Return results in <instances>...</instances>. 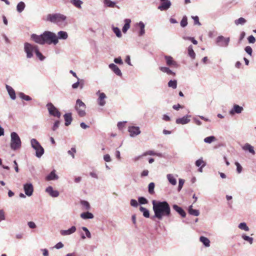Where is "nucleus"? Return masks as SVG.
I'll return each mask as SVG.
<instances>
[{"label":"nucleus","instance_id":"1","mask_svg":"<svg viewBox=\"0 0 256 256\" xmlns=\"http://www.w3.org/2000/svg\"><path fill=\"white\" fill-rule=\"evenodd\" d=\"M154 216L160 220L164 216L170 217L171 216L170 208L169 204L166 201L152 202Z\"/></svg>","mask_w":256,"mask_h":256},{"label":"nucleus","instance_id":"2","mask_svg":"<svg viewBox=\"0 0 256 256\" xmlns=\"http://www.w3.org/2000/svg\"><path fill=\"white\" fill-rule=\"evenodd\" d=\"M24 52L26 54V57L28 58H31L33 56L32 52H34L36 56L40 60H43L44 57L42 56V53L39 52L38 46L32 45L28 42L24 44Z\"/></svg>","mask_w":256,"mask_h":256},{"label":"nucleus","instance_id":"3","mask_svg":"<svg viewBox=\"0 0 256 256\" xmlns=\"http://www.w3.org/2000/svg\"><path fill=\"white\" fill-rule=\"evenodd\" d=\"M43 38L44 44L45 43L51 44L52 43L56 44L58 42V38L55 34L46 31L43 33Z\"/></svg>","mask_w":256,"mask_h":256},{"label":"nucleus","instance_id":"4","mask_svg":"<svg viewBox=\"0 0 256 256\" xmlns=\"http://www.w3.org/2000/svg\"><path fill=\"white\" fill-rule=\"evenodd\" d=\"M10 147L12 149L16 150L21 146V140L18 134L15 132L11 133Z\"/></svg>","mask_w":256,"mask_h":256},{"label":"nucleus","instance_id":"5","mask_svg":"<svg viewBox=\"0 0 256 256\" xmlns=\"http://www.w3.org/2000/svg\"><path fill=\"white\" fill-rule=\"evenodd\" d=\"M66 19V16L60 14H48L46 16V20L58 24V22L64 21Z\"/></svg>","mask_w":256,"mask_h":256},{"label":"nucleus","instance_id":"6","mask_svg":"<svg viewBox=\"0 0 256 256\" xmlns=\"http://www.w3.org/2000/svg\"><path fill=\"white\" fill-rule=\"evenodd\" d=\"M30 142L32 147L36 150V156L40 158L44 154V149L36 139L32 138Z\"/></svg>","mask_w":256,"mask_h":256},{"label":"nucleus","instance_id":"7","mask_svg":"<svg viewBox=\"0 0 256 256\" xmlns=\"http://www.w3.org/2000/svg\"><path fill=\"white\" fill-rule=\"evenodd\" d=\"M86 108L85 104L80 100H77L75 108L80 116L83 117L85 116L86 114L85 112Z\"/></svg>","mask_w":256,"mask_h":256},{"label":"nucleus","instance_id":"8","mask_svg":"<svg viewBox=\"0 0 256 256\" xmlns=\"http://www.w3.org/2000/svg\"><path fill=\"white\" fill-rule=\"evenodd\" d=\"M46 107L48 110L50 114L55 117L60 118V112L58 111L57 108H56L52 104L51 102L48 103L46 104Z\"/></svg>","mask_w":256,"mask_h":256},{"label":"nucleus","instance_id":"9","mask_svg":"<svg viewBox=\"0 0 256 256\" xmlns=\"http://www.w3.org/2000/svg\"><path fill=\"white\" fill-rule=\"evenodd\" d=\"M161 4L158 6V8L160 10H168L171 5V2L168 0H160Z\"/></svg>","mask_w":256,"mask_h":256},{"label":"nucleus","instance_id":"10","mask_svg":"<svg viewBox=\"0 0 256 256\" xmlns=\"http://www.w3.org/2000/svg\"><path fill=\"white\" fill-rule=\"evenodd\" d=\"M229 41V38H225L222 36H220L217 38V42L220 46H227L228 44Z\"/></svg>","mask_w":256,"mask_h":256},{"label":"nucleus","instance_id":"11","mask_svg":"<svg viewBox=\"0 0 256 256\" xmlns=\"http://www.w3.org/2000/svg\"><path fill=\"white\" fill-rule=\"evenodd\" d=\"M25 194L28 196L32 195L34 191V188L32 184H26L24 186Z\"/></svg>","mask_w":256,"mask_h":256},{"label":"nucleus","instance_id":"12","mask_svg":"<svg viewBox=\"0 0 256 256\" xmlns=\"http://www.w3.org/2000/svg\"><path fill=\"white\" fill-rule=\"evenodd\" d=\"M31 38L34 42H35L36 43H38V44H44V41L42 34L40 36L37 35L36 34H32L31 36Z\"/></svg>","mask_w":256,"mask_h":256},{"label":"nucleus","instance_id":"13","mask_svg":"<svg viewBox=\"0 0 256 256\" xmlns=\"http://www.w3.org/2000/svg\"><path fill=\"white\" fill-rule=\"evenodd\" d=\"M164 58L168 66L174 67L178 66L176 62L173 60V58L171 56H166Z\"/></svg>","mask_w":256,"mask_h":256},{"label":"nucleus","instance_id":"14","mask_svg":"<svg viewBox=\"0 0 256 256\" xmlns=\"http://www.w3.org/2000/svg\"><path fill=\"white\" fill-rule=\"evenodd\" d=\"M128 132L130 136H134L140 134V131L138 127L136 126H130L128 128Z\"/></svg>","mask_w":256,"mask_h":256},{"label":"nucleus","instance_id":"15","mask_svg":"<svg viewBox=\"0 0 256 256\" xmlns=\"http://www.w3.org/2000/svg\"><path fill=\"white\" fill-rule=\"evenodd\" d=\"M190 116H184L182 118H178L176 120V123L177 124H184L188 123L190 122L189 118Z\"/></svg>","mask_w":256,"mask_h":256},{"label":"nucleus","instance_id":"16","mask_svg":"<svg viewBox=\"0 0 256 256\" xmlns=\"http://www.w3.org/2000/svg\"><path fill=\"white\" fill-rule=\"evenodd\" d=\"M46 191L52 197H57L59 195V192L58 190H54L53 188L49 186L46 188Z\"/></svg>","mask_w":256,"mask_h":256},{"label":"nucleus","instance_id":"17","mask_svg":"<svg viewBox=\"0 0 256 256\" xmlns=\"http://www.w3.org/2000/svg\"><path fill=\"white\" fill-rule=\"evenodd\" d=\"M109 67L116 75L118 76L122 75L120 70L116 64H111L109 65Z\"/></svg>","mask_w":256,"mask_h":256},{"label":"nucleus","instance_id":"18","mask_svg":"<svg viewBox=\"0 0 256 256\" xmlns=\"http://www.w3.org/2000/svg\"><path fill=\"white\" fill-rule=\"evenodd\" d=\"M106 98V96L104 92L100 93L99 97L98 99V102L100 106H103L105 104L106 102L104 99Z\"/></svg>","mask_w":256,"mask_h":256},{"label":"nucleus","instance_id":"19","mask_svg":"<svg viewBox=\"0 0 256 256\" xmlns=\"http://www.w3.org/2000/svg\"><path fill=\"white\" fill-rule=\"evenodd\" d=\"M64 119L65 120V125L66 126H69L72 120V114L71 113H67L64 116Z\"/></svg>","mask_w":256,"mask_h":256},{"label":"nucleus","instance_id":"20","mask_svg":"<svg viewBox=\"0 0 256 256\" xmlns=\"http://www.w3.org/2000/svg\"><path fill=\"white\" fill-rule=\"evenodd\" d=\"M173 208L177 212L182 218H184L186 216L185 212L180 206L176 204L172 206Z\"/></svg>","mask_w":256,"mask_h":256},{"label":"nucleus","instance_id":"21","mask_svg":"<svg viewBox=\"0 0 256 256\" xmlns=\"http://www.w3.org/2000/svg\"><path fill=\"white\" fill-rule=\"evenodd\" d=\"M6 88L11 98L15 100L16 96L14 90L10 86L8 85H6Z\"/></svg>","mask_w":256,"mask_h":256},{"label":"nucleus","instance_id":"22","mask_svg":"<svg viewBox=\"0 0 256 256\" xmlns=\"http://www.w3.org/2000/svg\"><path fill=\"white\" fill-rule=\"evenodd\" d=\"M76 230V228L74 226H72L71 228L70 229L64 230H62L60 231V234L62 235L65 236V235H69L70 234L74 232H75Z\"/></svg>","mask_w":256,"mask_h":256},{"label":"nucleus","instance_id":"23","mask_svg":"<svg viewBox=\"0 0 256 256\" xmlns=\"http://www.w3.org/2000/svg\"><path fill=\"white\" fill-rule=\"evenodd\" d=\"M58 176L55 173V170H54L46 177L47 180H51L58 179Z\"/></svg>","mask_w":256,"mask_h":256},{"label":"nucleus","instance_id":"24","mask_svg":"<svg viewBox=\"0 0 256 256\" xmlns=\"http://www.w3.org/2000/svg\"><path fill=\"white\" fill-rule=\"evenodd\" d=\"M80 217L82 219H84V220L90 219V218H94V215L91 212H87L82 213L80 214Z\"/></svg>","mask_w":256,"mask_h":256},{"label":"nucleus","instance_id":"25","mask_svg":"<svg viewBox=\"0 0 256 256\" xmlns=\"http://www.w3.org/2000/svg\"><path fill=\"white\" fill-rule=\"evenodd\" d=\"M124 22L125 24L122 29V30L124 33L126 32L130 28L131 21L130 19H126Z\"/></svg>","mask_w":256,"mask_h":256},{"label":"nucleus","instance_id":"26","mask_svg":"<svg viewBox=\"0 0 256 256\" xmlns=\"http://www.w3.org/2000/svg\"><path fill=\"white\" fill-rule=\"evenodd\" d=\"M243 148L246 150H248L250 152L252 153V154H254L255 152H254V148L253 146H252L251 145H250V144H246L244 147H243Z\"/></svg>","mask_w":256,"mask_h":256},{"label":"nucleus","instance_id":"27","mask_svg":"<svg viewBox=\"0 0 256 256\" xmlns=\"http://www.w3.org/2000/svg\"><path fill=\"white\" fill-rule=\"evenodd\" d=\"M80 204L82 206V210H88L90 208V204L87 201L81 200Z\"/></svg>","mask_w":256,"mask_h":256},{"label":"nucleus","instance_id":"28","mask_svg":"<svg viewBox=\"0 0 256 256\" xmlns=\"http://www.w3.org/2000/svg\"><path fill=\"white\" fill-rule=\"evenodd\" d=\"M188 54L192 59L195 58L196 54L193 50L192 46H190L188 48Z\"/></svg>","mask_w":256,"mask_h":256},{"label":"nucleus","instance_id":"29","mask_svg":"<svg viewBox=\"0 0 256 256\" xmlns=\"http://www.w3.org/2000/svg\"><path fill=\"white\" fill-rule=\"evenodd\" d=\"M200 241L204 244L206 246H210V242L209 240L204 237V236H200Z\"/></svg>","mask_w":256,"mask_h":256},{"label":"nucleus","instance_id":"30","mask_svg":"<svg viewBox=\"0 0 256 256\" xmlns=\"http://www.w3.org/2000/svg\"><path fill=\"white\" fill-rule=\"evenodd\" d=\"M140 212H143V216L145 218H148L150 217L149 211L146 208L142 206H140Z\"/></svg>","mask_w":256,"mask_h":256},{"label":"nucleus","instance_id":"31","mask_svg":"<svg viewBox=\"0 0 256 256\" xmlns=\"http://www.w3.org/2000/svg\"><path fill=\"white\" fill-rule=\"evenodd\" d=\"M243 110V108L242 107V106H240L238 105H234V112L237 113V114H240L242 112V110ZM230 113H234L233 112V110H232L231 112H230Z\"/></svg>","mask_w":256,"mask_h":256},{"label":"nucleus","instance_id":"32","mask_svg":"<svg viewBox=\"0 0 256 256\" xmlns=\"http://www.w3.org/2000/svg\"><path fill=\"white\" fill-rule=\"evenodd\" d=\"M188 212L190 214L194 216H198L200 214V212L198 210H194L192 208V206H191L188 209Z\"/></svg>","mask_w":256,"mask_h":256},{"label":"nucleus","instance_id":"33","mask_svg":"<svg viewBox=\"0 0 256 256\" xmlns=\"http://www.w3.org/2000/svg\"><path fill=\"white\" fill-rule=\"evenodd\" d=\"M24 3L22 2H20L18 4L16 9L19 12H21L24 10Z\"/></svg>","mask_w":256,"mask_h":256},{"label":"nucleus","instance_id":"34","mask_svg":"<svg viewBox=\"0 0 256 256\" xmlns=\"http://www.w3.org/2000/svg\"><path fill=\"white\" fill-rule=\"evenodd\" d=\"M167 178L169 182L172 185H175L176 184V178L170 174L167 175Z\"/></svg>","mask_w":256,"mask_h":256},{"label":"nucleus","instance_id":"35","mask_svg":"<svg viewBox=\"0 0 256 256\" xmlns=\"http://www.w3.org/2000/svg\"><path fill=\"white\" fill-rule=\"evenodd\" d=\"M196 165L198 167L201 166L200 168L198 171L202 172V168L206 165V162L205 161H196Z\"/></svg>","mask_w":256,"mask_h":256},{"label":"nucleus","instance_id":"36","mask_svg":"<svg viewBox=\"0 0 256 256\" xmlns=\"http://www.w3.org/2000/svg\"><path fill=\"white\" fill-rule=\"evenodd\" d=\"M58 36L60 38L66 40L68 38V34L66 32L60 31L58 32Z\"/></svg>","mask_w":256,"mask_h":256},{"label":"nucleus","instance_id":"37","mask_svg":"<svg viewBox=\"0 0 256 256\" xmlns=\"http://www.w3.org/2000/svg\"><path fill=\"white\" fill-rule=\"evenodd\" d=\"M168 86L170 88H172L174 89H176L177 86V82L176 80H170L168 82Z\"/></svg>","mask_w":256,"mask_h":256},{"label":"nucleus","instance_id":"38","mask_svg":"<svg viewBox=\"0 0 256 256\" xmlns=\"http://www.w3.org/2000/svg\"><path fill=\"white\" fill-rule=\"evenodd\" d=\"M19 96L22 100H26V101H29V100H32L31 98L28 96H27V95H26L23 92H20L19 94Z\"/></svg>","mask_w":256,"mask_h":256},{"label":"nucleus","instance_id":"39","mask_svg":"<svg viewBox=\"0 0 256 256\" xmlns=\"http://www.w3.org/2000/svg\"><path fill=\"white\" fill-rule=\"evenodd\" d=\"M104 3L108 7L114 8L116 6V3L111 1L110 0H104Z\"/></svg>","mask_w":256,"mask_h":256},{"label":"nucleus","instance_id":"40","mask_svg":"<svg viewBox=\"0 0 256 256\" xmlns=\"http://www.w3.org/2000/svg\"><path fill=\"white\" fill-rule=\"evenodd\" d=\"M71 2L76 8H80L82 2L80 0H72Z\"/></svg>","mask_w":256,"mask_h":256},{"label":"nucleus","instance_id":"41","mask_svg":"<svg viewBox=\"0 0 256 256\" xmlns=\"http://www.w3.org/2000/svg\"><path fill=\"white\" fill-rule=\"evenodd\" d=\"M216 140V138L214 136H210L204 139V141L206 143L210 144V143L212 142L215 141Z\"/></svg>","mask_w":256,"mask_h":256},{"label":"nucleus","instance_id":"42","mask_svg":"<svg viewBox=\"0 0 256 256\" xmlns=\"http://www.w3.org/2000/svg\"><path fill=\"white\" fill-rule=\"evenodd\" d=\"M246 20L243 18H240L234 21V23L236 25L243 24L246 23Z\"/></svg>","mask_w":256,"mask_h":256},{"label":"nucleus","instance_id":"43","mask_svg":"<svg viewBox=\"0 0 256 256\" xmlns=\"http://www.w3.org/2000/svg\"><path fill=\"white\" fill-rule=\"evenodd\" d=\"M154 186L155 185L154 182H150L148 184V192L151 194H153L154 193Z\"/></svg>","mask_w":256,"mask_h":256},{"label":"nucleus","instance_id":"44","mask_svg":"<svg viewBox=\"0 0 256 256\" xmlns=\"http://www.w3.org/2000/svg\"><path fill=\"white\" fill-rule=\"evenodd\" d=\"M139 26L140 27V34H139V36H142L145 32H144V24L143 22H140L139 23Z\"/></svg>","mask_w":256,"mask_h":256},{"label":"nucleus","instance_id":"45","mask_svg":"<svg viewBox=\"0 0 256 256\" xmlns=\"http://www.w3.org/2000/svg\"><path fill=\"white\" fill-rule=\"evenodd\" d=\"M238 228L241 230H244L245 231H248L249 230V228L244 222L240 223L238 226Z\"/></svg>","mask_w":256,"mask_h":256},{"label":"nucleus","instance_id":"46","mask_svg":"<svg viewBox=\"0 0 256 256\" xmlns=\"http://www.w3.org/2000/svg\"><path fill=\"white\" fill-rule=\"evenodd\" d=\"M188 24V22H187V18L186 16H184L181 22H180V26L182 27H185Z\"/></svg>","mask_w":256,"mask_h":256},{"label":"nucleus","instance_id":"47","mask_svg":"<svg viewBox=\"0 0 256 256\" xmlns=\"http://www.w3.org/2000/svg\"><path fill=\"white\" fill-rule=\"evenodd\" d=\"M242 238L248 242L250 244L252 243L253 242V238H250L248 236L243 235L242 236Z\"/></svg>","mask_w":256,"mask_h":256},{"label":"nucleus","instance_id":"48","mask_svg":"<svg viewBox=\"0 0 256 256\" xmlns=\"http://www.w3.org/2000/svg\"><path fill=\"white\" fill-rule=\"evenodd\" d=\"M192 18L194 20V24L200 26L201 24L199 22V18L198 16H192Z\"/></svg>","mask_w":256,"mask_h":256},{"label":"nucleus","instance_id":"49","mask_svg":"<svg viewBox=\"0 0 256 256\" xmlns=\"http://www.w3.org/2000/svg\"><path fill=\"white\" fill-rule=\"evenodd\" d=\"M139 202L140 204H146L148 203V200L143 197H140L138 198Z\"/></svg>","mask_w":256,"mask_h":256},{"label":"nucleus","instance_id":"50","mask_svg":"<svg viewBox=\"0 0 256 256\" xmlns=\"http://www.w3.org/2000/svg\"><path fill=\"white\" fill-rule=\"evenodd\" d=\"M114 32L116 34L118 37H120L122 36L121 32L120 30L118 28H114Z\"/></svg>","mask_w":256,"mask_h":256},{"label":"nucleus","instance_id":"51","mask_svg":"<svg viewBox=\"0 0 256 256\" xmlns=\"http://www.w3.org/2000/svg\"><path fill=\"white\" fill-rule=\"evenodd\" d=\"M76 152L75 148H72L70 150L68 151V154L72 156V158H74V154Z\"/></svg>","mask_w":256,"mask_h":256},{"label":"nucleus","instance_id":"52","mask_svg":"<svg viewBox=\"0 0 256 256\" xmlns=\"http://www.w3.org/2000/svg\"><path fill=\"white\" fill-rule=\"evenodd\" d=\"M235 164L236 166V170L238 173H240L242 170V167L240 164L237 162H235Z\"/></svg>","mask_w":256,"mask_h":256},{"label":"nucleus","instance_id":"53","mask_svg":"<svg viewBox=\"0 0 256 256\" xmlns=\"http://www.w3.org/2000/svg\"><path fill=\"white\" fill-rule=\"evenodd\" d=\"M82 229L85 232L87 236V237L90 238L91 237V235L88 229L86 227H82Z\"/></svg>","mask_w":256,"mask_h":256},{"label":"nucleus","instance_id":"54","mask_svg":"<svg viewBox=\"0 0 256 256\" xmlns=\"http://www.w3.org/2000/svg\"><path fill=\"white\" fill-rule=\"evenodd\" d=\"M245 50L248 54H249L250 56L252 55V50L250 46H246L245 48Z\"/></svg>","mask_w":256,"mask_h":256},{"label":"nucleus","instance_id":"55","mask_svg":"<svg viewBox=\"0 0 256 256\" xmlns=\"http://www.w3.org/2000/svg\"><path fill=\"white\" fill-rule=\"evenodd\" d=\"M59 125H60V122L58 120H56L54 122V124L52 126V130L54 131L56 130L58 128Z\"/></svg>","mask_w":256,"mask_h":256},{"label":"nucleus","instance_id":"56","mask_svg":"<svg viewBox=\"0 0 256 256\" xmlns=\"http://www.w3.org/2000/svg\"><path fill=\"white\" fill-rule=\"evenodd\" d=\"M248 41L250 43H254L256 42V39L253 36H249L248 38Z\"/></svg>","mask_w":256,"mask_h":256},{"label":"nucleus","instance_id":"57","mask_svg":"<svg viewBox=\"0 0 256 256\" xmlns=\"http://www.w3.org/2000/svg\"><path fill=\"white\" fill-rule=\"evenodd\" d=\"M114 62L116 64H123L122 60L121 58H120V57L118 58H115L114 60Z\"/></svg>","mask_w":256,"mask_h":256},{"label":"nucleus","instance_id":"58","mask_svg":"<svg viewBox=\"0 0 256 256\" xmlns=\"http://www.w3.org/2000/svg\"><path fill=\"white\" fill-rule=\"evenodd\" d=\"M130 203V205L132 206L136 207L138 206L137 201L134 199L131 200Z\"/></svg>","mask_w":256,"mask_h":256},{"label":"nucleus","instance_id":"59","mask_svg":"<svg viewBox=\"0 0 256 256\" xmlns=\"http://www.w3.org/2000/svg\"><path fill=\"white\" fill-rule=\"evenodd\" d=\"M5 218L4 212L3 210H0V222L4 220Z\"/></svg>","mask_w":256,"mask_h":256},{"label":"nucleus","instance_id":"60","mask_svg":"<svg viewBox=\"0 0 256 256\" xmlns=\"http://www.w3.org/2000/svg\"><path fill=\"white\" fill-rule=\"evenodd\" d=\"M126 122H120L118 124V127L119 129H122L125 126Z\"/></svg>","mask_w":256,"mask_h":256},{"label":"nucleus","instance_id":"61","mask_svg":"<svg viewBox=\"0 0 256 256\" xmlns=\"http://www.w3.org/2000/svg\"><path fill=\"white\" fill-rule=\"evenodd\" d=\"M64 244L61 242H59L56 245H55L54 248L57 249H59L62 248Z\"/></svg>","mask_w":256,"mask_h":256},{"label":"nucleus","instance_id":"62","mask_svg":"<svg viewBox=\"0 0 256 256\" xmlns=\"http://www.w3.org/2000/svg\"><path fill=\"white\" fill-rule=\"evenodd\" d=\"M160 70L164 72H168V70H169V68H167V67H164V66H161V67H160Z\"/></svg>","mask_w":256,"mask_h":256},{"label":"nucleus","instance_id":"63","mask_svg":"<svg viewBox=\"0 0 256 256\" xmlns=\"http://www.w3.org/2000/svg\"><path fill=\"white\" fill-rule=\"evenodd\" d=\"M29 227L31 228H34L36 227V224L32 222H28Z\"/></svg>","mask_w":256,"mask_h":256},{"label":"nucleus","instance_id":"64","mask_svg":"<svg viewBox=\"0 0 256 256\" xmlns=\"http://www.w3.org/2000/svg\"><path fill=\"white\" fill-rule=\"evenodd\" d=\"M156 153H155L154 151L152 150H148L144 154V156L146 155H156Z\"/></svg>","mask_w":256,"mask_h":256}]
</instances>
